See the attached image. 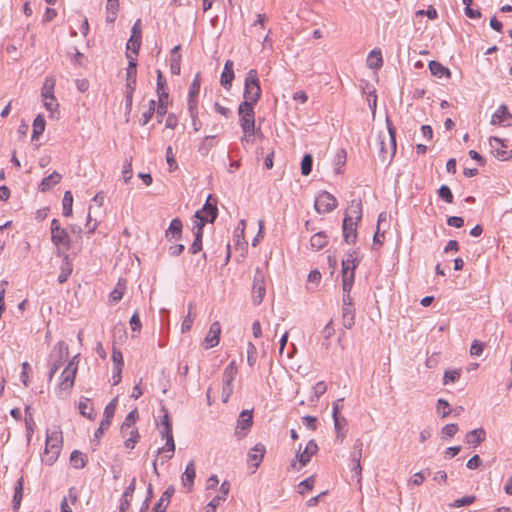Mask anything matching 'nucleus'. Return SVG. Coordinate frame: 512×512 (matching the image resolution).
Returning <instances> with one entry per match:
<instances>
[{"mask_svg": "<svg viewBox=\"0 0 512 512\" xmlns=\"http://www.w3.org/2000/svg\"><path fill=\"white\" fill-rule=\"evenodd\" d=\"M256 353V347L251 342H249L247 348V363L250 367L254 366L256 362Z\"/></svg>", "mask_w": 512, "mask_h": 512, "instance_id": "60", "label": "nucleus"}, {"mask_svg": "<svg viewBox=\"0 0 512 512\" xmlns=\"http://www.w3.org/2000/svg\"><path fill=\"white\" fill-rule=\"evenodd\" d=\"M23 484L24 480L23 477H20L17 480L15 489H14V496H13V508L17 509L20 506L22 496H23Z\"/></svg>", "mask_w": 512, "mask_h": 512, "instance_id": "38", "label": "nucleus"}, {"mask_svg": "<svg viewBox=\"0 0 512 512\" xmlns=\"http://www.w3.org/2000/svg\"><path fill=\"white\" fill-rule=\"evenodd\" d=\"M318 451V445L315 440L311 439L306 444L304 450L302 452H298L296 454V459L299 461L301 466H306L313 455H315Z\"/></svg>", "mask_w": 512, "mask_h": 512, "instance_id": "14", "label": "nucleus"}, {"mask_svg": "<svg viewBox=\"0 0 512 512\" xmlns=\"http://www.w3.org/2000/svg\"><path fill=\"white\" fill-rule=\"evenodd\" d=\"M237 367L235 362H230L223 371L222 375V383L223 384H233V381L237 375Z\"/></svg>", "mask_w": 512, "mask_h": 512, "instance_id": "32", "label": "nucleus"}, {"mask_svg": "<svg viewBox=\"0 0 512 512\" xmlns=\"http://www.w3.org/2000/svg\"><path fill=\"white\" fill-rule=\"evenodd\" d=\"M168 97L158 96V106L156 109L158 121L161 122V118L167 113Z\"/></svg>", "mask_w": 512, "mask_h": 512, "instance_id": "48", "label": "nucleus"}, {"mask_svg": "<svg viewBox=\"0 0 512 512\" xmlns=\"http://www.w3.org/2000/svg\"><path fill=\"white\" fill-rule=\"evenodd\" d=\"M313 158L310 154H305L301 161V173L308 176L312 171Z\"/></svg>", "mask_w": 512, "mask_h": 512, "instance_id": "46", "label": "nucleus"}, {"mask_svg": "<svg viewBox=\"0 0 512 512\" xmlns=\"http://www.w3.org/2000/svg\"><path fill=\"white\" fill-rule=\"evenodd\" d=\"M79 412L84 417L88 419H93L94 417V409L90 404V400L87 398L81 399L78 405Z\"/></svg>", "mask_w": 512, "mask_h": 512, "instance_id": "36", "label": "nucleus"}, {"mask_svg": "<svg viewBox=\"0 0 512 512\" xmlns=\"http://www.w3.org/2000/svg\"><path fill=\"white\" fill-rule=\"evenodd\" d=\"M484 350V343L479 340H474L470 347V354L472 356H480Z\"/></svg>", "mask_w": 512, "mask_h": 512, "instance_id": "63", "label": "nucleus"}, {"mask_svg": "<svg viewBox=\"0 0 512 512\" xmlns=\"http://www.w3.org/2000/svg\"><path fill=\"white\" fill-rule=\"evenodd\" d=\"M358 265L357 262V254L355 251L350 252L346 255L345 259L342 260V272H350L353 271L355 273V269Z\"/></svg>", "mask_w": 512, "mask_h": 512, "instance_id": "30", "label": "nucleus"}, {"mask_svg": "<svg viewBox=\"0 0 512 512\" xmlns=\"http://www.w3.org/2000/svg\"><path fill=\"white\" fill-rule=\"evenodd\" d=\"M69 356V348L66 342L59 341L53 348L52 353L50 355V371H49V380H51L57 370L62 366L64 361Z\"/></svg>", "mask_w": 512, "mask_h": 512, "instance_id": "5", "label": "nucleus"}, {"mask_svg": "<svg viewBox=\"0 0 512 512\" xmlns=\"http://www.w3.org/2000/svg\"><path fill=\"white\" fill-rule=\"evenodd\" d=\"M266 448L262 443H257L248 453V462L257 469L262 462Z\"/></svg>", "mask_w": 512, "mask_h": 512, "instance_id": "16", "label": "nucleus"}, {"mask_svg": "<svg viewBox=\"0 0 512 512\" xmlns=\"http://www.w3.org/2000/svg\"><path fill=\"white\" fill-rule=\"evenodd\" d=\"M429 69L432 75L436 77H443L444 75L447 77H450V70L446 67H444L441 63L437 61H430L429 62Z\"/></svg>", "mask_w": 512, "mask_h": 512, "instance_id": "33", "label": "nucleus"}, {"mask_svg": "<svg viewBox=\"0 0 512 512\" xmlns=\"http://www.w3.org/2000/svg\"><path fill=\"white\" fill-rule=\"evenodd\" d=\"M460 375H461L460 370L446 371L444 373L443 383L445 385L448 384V383H454V382L459 380Z\"/></svg>", "mask_w": 512, "mask_h": 512, "instance_id": "55", "label": "nucleus"}, {"mask_svg": "<svg viewBox=\"0 0 512 512\" xmlns=\"http://www.w3.org/2000/svg\"><path fill=\"white\" fill-rule=\"evenodd\" d=\"M43 103L45 108L50 112L51 116H54V113L57 112L58 103L55 99V97H52V99H43Z\"/></svg>", "mask_w": 512, "mask_h": 512, "instance_id": "64", "label": "nucleus"}, {"mask_svg": "<svg viewBox=\"0 0 512 512\" xmlns=\"http://www.w3.org/2000/svg\"><path fill=\"white\" fill-rule=\"evenodd\" d=\"M333 421L334 428L337 434V439H340V441H342L344 438L343 430L347 425V420L343 416L339 415V417L333 418Z\"/></svg>", "mask_w": 512, "mask_h": 512, "instance_id": "42", "label": "nucleus"}, {"mask_svg": "<svg viewBox=\"0 0 512 512\" xmlns=\"http://www.w3.org/2000/svg\"><path fill=\"white\" fill-rule=\"evenodd\" d=\"M116 402L117 398L112 400L104 409L103 413V419L108 420L109 422L112 421V418L114 416L115 410H116Z\"/></svg>", "mask_w": 512, "mask_h": 512, "instance_id": "53", "label": "nucleus"}, {"mask_svg": "<svg viewBox=\"0 0 512 512\" xmlns=\"http://www.w3.org/2000/svg\"><path fill=\"white\" fill-rule=\"evenodd\" d=\"M138 411L137 409H134L128 413V415L125 417L121 429L126 431L128 428L135 427V422L138 419Z\"/></svg>", "mask_w": 512, "mask_h": 512, "instance_id": "43", "label": "nucleus"}, {"mask_svg": "<svg viewBox=\"0 0 512 512\" xmlns=\"http://www.w3.org/2000/svg\"><path fill=\"white\" fill-rule=\"evenodd\" d=\"M357 224L358 221H352L351 218L343 219V237L344 241L348 244H353L357 238Z\"/></svg>", "mask_w": 512, "mask_h": 512, "instance_id": "15", "label": "nucleus"}, {"mask_svg": "<svg viewBox=\"0 0 512 512\" xmlns=\"http://www.w3.org/2000/svg\"><path fill=\"white\" fill-rule=\"evenodd\" d=\"M31 371V366L28 362L22 363V372L20 375V379L25 387H28L29 385V372Z\"/></svg>", "mask_w": 512, "mask_h": 512, "instance_id": "62", "label": "nucleus"}, {"mask_svg": "<svg viewBox=\"0 0 512 512\" xmlns=\"http://www.w3.org/2000/svg\"><path fill=\"white\" fill-rule=\"evenodd\" d=\"M195 229H196L195 232H194L195 239H194L192 245L189 248V252L191 254H196V253H198L199 251L202 250L203 228H201V226H199V227L195 226Z\"/></svg>", "mask_w": 512, "mask_h": 512, "instance_id": "35", "label": "nucleus"}, {"mask_svg": "<svg viewBox=\"0 0 512 512\" xmlns=\"http://www.w3.org/2000/svg\"><path fill=\"white\" fill-rule=\"evenodd\" d=\"M174 493V486H168L167 489L162 494V496L160 497V499L158 500V502L155 504L153 512H165Z\"/></svg>", "mask_w": 512, "mask_h": 512, "instance_id": "18", "label": "nucleus"}, {"mask_svg": "<svg viewBox=\"0 0 512 512\" xmlns=\"http://www.w3.org/2000/svg\"><path fill=\"white\" fill-rule=\"evenodd\" d=\"M193 308V305L190 303L188 305V315L184 318L182 325H181V331L183 333L188 332L192 325H193V318L191 317V310Z\"/></svg>", "mask_w": 512, "mask_h": 512, "instance_id": "56", "label": "nucleus"}, {"mask_svg": "<svg viewBox=\"0 0 512 512\" xmlns=\"http://www.w3.org/2000/svg\"><path fill=\"white\" fill-rule=\"evenodd\" d=\"M200 85H201V76L199 73H197L193 82L190 85L189 96L197 97L200 92Z\"/></svg>", "mask_w": 512, "mask_h": 512, "instance_id": "54", "label": "nucleus"}, {"mask_svg": "<svg viewBox=\"0 0 512 512\" xmlns=\"http://www.w3.org/2000/svg\"><path fill=\"white\" fill-rule=\"evenodd\" d=\"M182 222L179 218H175L170 222L168 229L165 232V236L168 239L179 240L182 236Z\"/></svg>", "mask_w": 512, "mask_h": 512, "instance_id": "23", "label": "nucleus"}, {"mask_svg": "<svg viewBox=\"0 0 512 512\" xmlns=\"http://www.w3.org/2000/svg\"><path fill=\"white\" fill-rule=\"evenodd\" d=\"M63 204V215L70 217L72 215L73 195L70 191H66L62 200Z\"/></svg>", "mask_w": 512, "mask_h": 512, "instance_id": "39", "label": "nucleus"}, {"mask_svg": "<svg viewBox=\"0 0 512 512\" xmlns=\"http://www.w3.org/2000/svg\"><path fill=\"white\" fill-rule=\"evenodd\" d=\"M266 276L262 268L257 267L255 270L252 285V302L258 306L262 303L266 294Z\"/></svg>", "mask_w": 512, "mask_h": 512, "instance_id": "8", "label": "nucleus"}, {"mask_svg": "<svg viewBox=\"0 0 512 512\" xmlns=\"http://www.w3.org/2000/svg\"><path fill=\"white\" fill-rule=\"evenodd\" d=\"M327 244V235L320 231L315 233L310 239L311 248L315 251H318L324 248Z\"/></svg>", "mask_w": 512, "mask_h": 512, "instance_id": "31", "label": "nucleus"}, {"mask_svg": "<svg viewBox=\"0 0 512 512\" xmlns=\"http://www.w3.org/2000/svg\"><path fill=\"white\" fill-rule=\"evenodd\" d=\"M240 126L246 135H255V112L254 105L250 101H243L238 107Z\"/></svg>", "mask_w": 512, "mask_h": 512, "instance_id": "4", "label": "nucleus"}, {"mask_svg": "<svg viewBox=\"0 0 512 512\" xmlns=\"http://www.w3.org/2000/svg\"><path fill=\"white\" fill-rule=\"evenodd\" d=\"M87 462L86 456L79 450H74L70 455V463L76 469H82Z\"/></svg>", "mask_w": 512, "mask_h": 512, "instance_id": "34", "label": "nucleus"}, {"mask_svg": "<svg viewBox=\"0 0 512 512\" xmlns=\"http://www.w3.org/2000/svg\"><path fill=\"white\" fill-rule=\"evenodd\" d=\"M354 277L355 273L353 271L342 272V288L344 293H350L353 286Z\"/></svg>", "mask_w": 512, "mask_h": 512, "instance_id": "40", "label": "nucleus"}, {"mask_svg": "<svg viewBox=\"0 0 512 512\" xmlns=\"http://www.w3.org/2000/svg\"><path fill=\"white\" fill-rule=\"evenodd\" d=\"M342 322L343 326L347 329L352 328L355 323V309L354 306L342 307Z\"/></svg>", "mask_w": 512, "mask_h": 512, "instance_id": "29", "label": "nucleus"}, {"mask_svg": "<svg viewBox=\"0 0 512 512\" xmlns=\"http://www.w3.org/2000/svg\"><path fill=\"white\" fill-rule=\"evenodd\" d=\"M511 118H512V114L508 111L507 106L502 104L498 107V109L492 115L490 123L492 125H498V124H502L503 122H505L506 120H509Z\"/></svg>", "mask_w": 512, "mask_h": 512, "instance_id": "24", "label": "nucleus"}, {"mask_svg": "<svg viewBox=\"0 0 512 512\" xmlns=\"http://www.w3.org/2000/svg\"><path fill=\"white\" fill-rule=\"evenodd\" d=\"M243 97L244 101H250L252 105H255L261 97V87L255 69L249 70L246 75Z\"/></svg>", "mask_w": 512, "mask_h": 512, "instance_id": "3", "label": "nucleus"}, {"mask_svg": "<svg viewBox=\"0 0 512 512\" xmlns=\"http://www.w3.org/2000/svg\"><path fill=\"white\" fill-rule=\"evenodd\" d=\"M125 292V286L121 284V282H118L117 286L114 288V290L110 293V300L112 302H118L122 299Z\"/></svg>", "mask_w": 512, "mask_h": 512, "instance_id": "50", "label": "nucleus"}, {"mask_svg": "<svg viewBox=\"0 0 512 512\" xmlns=\"http://www.w3.org/2000/svg\"><path fill=\"white\" fill-rule=\"evenodd\" d=\"M327 390V386L325 382L319 381L313 386V394L315 400H318L321 395H323ZM311 401H314V398H311Z\"/></svg>", "mask_w": 512, "mask_h": 512, "instance_id": "59", "label": "nucleus"}, {"mask_svg": "<svg viewBox=\"0 0 512 512\" xmlns=\"http://www.w3.org/2000/svg\"><path fill=\"white\" fill-rule=\"evenodd\" d=\"M120 433L123 438H125L124 445L128 449H134L136 443L138 442L140 435L138 429L136 427L128 428L126 431L120 429Z\"/></svg>", "mask_w": 512, "mask_h": 512, "instance_id": "20", "label": "nucleus"}, {"mask_svg": "<svg viewBox=\"0 0 512 512\" xmlns=\"http://www.w3.org/2000/svg\"><path fill=\"white\" fill-rule=\"evenodd\" d=\"M62 176L54 171L49 176L45 177L41 183L39 184V191L47 192L51 190L56 184H58L61 180Z\"/></svg>", "mask_w": 512, "mask_h": 512, "instance_id": "26", "label": "nucleus"}, {"mask_svg": "<svg viewBox=\"0 0 512 512\" xmlns=\"http://www.w3.org/2000/svg\"><path fill=\"white\" fill-rule=\"evenodd\" d=\"M73 271V264L67 254H64L63 261L60 267V274L58 276V282L60 284L65 283Z\"/></svg>", "mask_w": 512, "mask_h": 512, "instance_id": "25", "label": "nucleus"}, {"mask_svg": "<svg viewBox=\"0 0 512 512\" xmlns=\"http://www.w3.org/2000/svg\"><path fill=\"white\" fill-rule=\"evenodd\" d=\"M221 334V325L218 321L213 322L210 325L209 331L204 339V345L206 349L213 348L218 345Z\"/></svg>", "mask_w": 512, "mask_h": 512, "instance_id": "13", "label": "nucleus"}, {"mask_svg": "<svg viewBox=\"0 0 512 512\" xmlns=\"http://www.w3.org/2000/svg\"><path fill=\"white\" fill-rule=\"evenodd\" d=\"M51 241L58 248V254L60 255V248L69 249L70 237L65 229L60 225L58 219L54 218L51 221Z\"/></svg>", "mask_w": 512, "mask_h": 512, "instance_id": "9", "label": "nucleus"}, {"mask_svg": "<svg viewBox=\"0 0 512 512\" xmlns=\"http://www.w3.org/2000/svg\"><path fill=\"white\" fill-rule=\"evenodd\" d=\"M154 113H155V100H150L148 109L142 113V116L140 118V124L143 126L146 125L151 120Z\"/></svg>", "mask_w": 512, "mask_h": 512, "instance_id": "47", "label": "nucleus"}, {"mask_svg": "<svg viewBox=\"0 0 512 512\" xmlns=\"http://www.w3.org/2000/svg\"><path fill=\"white\" fill-rule=\"evenodd\" d=\"M157 94L161 97H168L166 79L160 70H157Z\"/></svg>", "mask_w": 512, "mask_h": 512, "instance_id": "44", "label": "nucleus"}, {"mask_svg": "<svg viewBox=\"0 0 512 512\" xmlns=\"http://www.w3.org/2000/svg\"><path fill=\"white\" fill-rule=\"evenodd\" d=\"M160 426H161V430H160L161 435L172 433V425H171V421H170V418H169V415L167 412H165V414L160 422Z\"/></svg>", "mask_w": 512, "mask_h": 512, "instance_id": "52", "label": "nucleus"}, {"mask_svg": "<svg viewBox=\"0 0 512 512\" xmlns=\"http://www.w3.org/2000/svg\"><path fill=\"white\" fill-rule=\"evenodd\" d=\"M476 497L475 496H464L460 499H456L452 504H450L451 507L453 508H459V507H462V506H467V505H470L472 504L474 501H475Z\"/></svg>", "mask_w": 512, "mask_h": 512, "instance_id": "58", "label": "nucleus"}, {"mask_svg": "<svg viewBox=\"0 0 512 512\" xmlns=\"http://www.w3.org/2000/svg\"><path fill=\"white\" fill-rule=\"evenodd\" d=\"M216 136H213V135H209V136H206L201 144L199 145L198 147V152L203 155V156H206L208 155L209 151L211 150V148L214 146V142H213V139H215Z\"/></svg>", "mask_w": 512, "mask_h": 512, "instance_id": "41", "label": "nucleus"}, {"mask_svg": "<svg viewBox=\"0 0 512 512\" xmlns=\"http://www.w3.org/2000/svg\"><path fill=\"white\" fill-rule=\"evenodd\" d=\"M212 196L209 195L206 203L201 210L196 211L195 218L197 219L195 226L203 228L206 223H213L218 215V209L215 203H211Z\"/></svg>", "mask_w": 512, "mask_h": 512, "instance_id": "6", "label": "nucleus"}, {"mask_svg": "<svg viewBox=\"0 0 512 512\" xmlns=\"http://www.w3.org/2000/svg\"><path fill=\"white\" fill-rule=\"evenodd\" d=\"M234 79V70H233V62L231 60H227L224 65L223 72L221 74V85L229 89L231 87V83Z\"/></svg>", "mask_w": 512, "mask_h": 512, "instance_id": "22", "label": "nucleus"}, {"mask_svg": "<svg viewBox=\"0 0 512 512\" xmlns=\"http://www.w3.org/2000/svg\"><path fill=\"white\" fill-rule=\"evenodd\" d=\"M485 431L482 428L474 429L466 434L465 440L474 447L480 445L485 440Z\"/></svg>", "mask_w": 512, "mask_h": 512, "instance_id": "27", "label": "nucleus"}, {"mask_svg": "<svg viewBox=\"0 0 512 512\" xmlns=\"http://www.w3.org/2000/svg\"><path fill=\"white\" fill-rule=\"evenodd\" d=\"M78 355L74 356L73 359L65 367L60 377V383L57 388V394L60 396L62 392H68L74 385L75 377L77 373V363L75 359Z\"/></svg>", "mask_w": 512, "mask_h": 512, "instance_id": "7", "label": "nucleus"}, {"mask_svg": "<svg viewBox=\"0 0 512 512\" xmlns=\"http://www.w3.org/2000/svg\"><path fill=\"white\" fill-rule=\"evenodd\" d=\"M63 438L60 430L47 431L46 445L42 461L46 465H52L60 454Z\"/></svg>", "mask_w": 512, "mask_h": 512, "instance_id": "2", "label": "nucleus"}, {"mask_svg": "<svg viewBox=\"0 0 512 512\" xmlns=\"http://www.w3.org/2000/svg\"><path fill=\"white\" fill-rule=\"evenodd\" d=\"M195 476H196L195 463L193 460H191L187 464L185 471L181 475L182 485L185 488H187L188 491H191V489L193 487Z\"/></svg>", "mask_w": 512, "mask_h": 512, "instance_id": "17", "label": "nucleus"}, {"mask_svg": "<svg viewBox=\"0 0 512 512\" xmlns=\"http://www.w3.org/2000/svg\"><path fill=\"white\" fill-rule=\"evenodd\" d=\"M253 425V411L243 410L238 419L235 427V435L238 439H243L250 431Z\"/></svg>", "mask_w": 512, "mask_h": 512, "instance_id": "11", "label": "nucleus"}, {"mask_svg": "<svg viewBox=\"0 0 512 512\" xmlns=\"http://www.w3.org/2000/svg\"><path fill=\"white\" fill-rule=\"evenodd\" d=\"M135 485H136V479L133 478L131 483L129 484L128 487H126V489L123 493L122 500L120 503V512H126L129 509L130 499L132 498V495L134 493Z\"/></svg>", "mask_w": 512, "mask_h": 512, "instance_id": "28", "label": "nucleus"}, {"mask_svg": "<svg viewBox=\"0 0 512 512\" xmlns=\"http://www.w3.org/2000/svg\"><path fill=\"white\" fill-rule=\"evenodd\" d=\"M368 64L371 68H379L382 65V55L380 51H371L368 56Z\"/></svg>", "mask_w": 512, "mask_h": 512, "instance_id": "45", "label": "nucleus"}, {"mask_svg": "<svg viewBox=\"0 0 512 512\" xmlns=\"http://www.w3.org/2000/svg\"><path fill=\"white\" fill-rule=\"evenodd\" d=\"M141 46V38L130 37L127 42V50L131 51L135 56L138 55Z\"/></svg>", "mask_w": 512, "mask_h": 512, "instance_id": "51", "label": "nucleus"}, {"mask_svg": "<svg viewBox=\"0 0 512 512\" xmlns=\"http://www.w3.org/2000/svg\"><path fill=\"white\" fill-rule=\"evenodd\" d=\"M127 58L129 59V64L126 69V89L135 90L137 78V59L136 57H132L129 53H127Z\"/></svg>", "mask_w": 512, "mask_h": 512, "instance_id": "12", "label": "nucleus"}, {"mask_svg": "<svg viewBox=\"0 0 512 512\" xmlns=\"http://www.w3.org/2000/svg\"><path fill=\"white\" fill-rule=\"evenodd\" d=\"M45 130V119L42 115H38L33 121L32 140L37 139Z\"/></svg>", "mask_w": 512, "mask_h": 512, "instance_id": "37", "label": "nucleus"}, {"mask_svg": "<svg viewBox=\"0 0 512 512\" xmlns=\"http://www.w3.org/2000/svg\"><path fill=\"white\" fill-rule=\"evenodd\" d=\"M439 197L447 203L453 202V194L447 185H442L438 190Z\"/></svg>", "mask_w": 512, "mask_h": 512, "instance_id": "57", "label": "nucleus"}, {"mask_svg": "<svg viewBox=\"0 0 512 512\" xmlns=\"http://www.w3.org/2000/svg\"><path fill=\"white\" fill-rule=\"evenodd\" d=\"M162 438L166 439V443L162 448L158 449V454H163L165 452H168V455H165L162 457V463L165 461L171 459L173 457V453L175 451V443L173 438V433L161 435Z\"/></svg>", "mask_w": 512, "mask_h": 512, "instance_id": "21", "label": "nucleus"}, {"mask_svg": "<svg viewBox=\"0 0 512 512\" xmlns=\"http://www.w3.org/2000/svg\"><path fill=\"white\" fill-rule=\"evenodd\" d=\"M337 206L336 198L327 191H321L315 199L314 208L318 213H329Z\"/></svg>", "mask_w": 512, "mask_h": 512, "instance_id": "10", "label": "nucleus"}, {"mask_svg": "<svg viewBox=\"0 0 512 512\" xmlns=\"http://www.w3.org/2000/svg\"><path fill=\"white\" fill-rule=\"evenodd\" d=\"M181 56L170 57V69L174 75H179L181 72Z\"/></svg>", "mask_w": 512, "mask_h": 512, "instance_id": "61", "label": "nucleus"}, {"mask_svg": "<svg viewBox=\"0 0 512 512\" xmlns=\"http://www.w3.org/2000/svg\"><path fill=\"white\" fill-rule=\"evenodd\" d=\"M437 413L441 418L447 417L449 414H451V409L449 408V403L440 398L437 401Z\"/></svg>", "mask_w": 512, "mask_h": 512, "instance_id": "49", "label": "nucleus"}, {"mask_svg": "<svg viewBox=\"0 0 512 512\" xmlns=\"http://www.w3.org/2000/svg\"><path fill=\"white\" fill-rule=\"evenodd\" d=\"M388 133L379 135V158L382 163L389 164L396 153V131L387 119Z\"/></svg>", "mask_w": 512, "mask_h": 512, "instance_id": "1", "label": "nucleus"}, {"mask_svg": "<svg viewBox=\"0 0 512 512\" xmlns=\"http://www.w3.org/2000/svg\"><path fill=\"white\" fill-rule=\"evenodd\" d=\"M344 218H351L352 221H360L362 218L361 199H352Z\"/></svg>", "mask_w": 512, "mask_h": 512, "instance_id": "19", "label": "nucleus"}]
</instances>
